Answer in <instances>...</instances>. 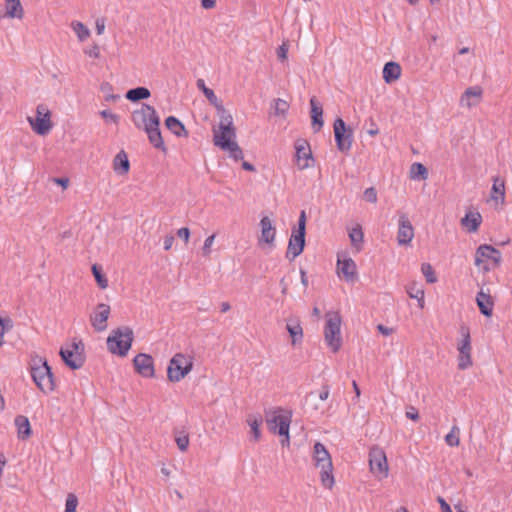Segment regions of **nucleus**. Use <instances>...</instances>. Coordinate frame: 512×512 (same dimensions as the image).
<instances>
[{
  "mask_svg": "<svg viewBox=\"0 0 512 512\" xmlns=\"http://www.w3.org/2000/svg\"><path fill=\"white\" fill-rule=\"evenodd\" d=\"M333 127L337 149L341 152H348L353 142L352 130L346 126V123L341 118L335 120Z\"/></svg>",
  "mask_w": 512,
  "mask_h": 512,
  "instance_id": "ddd939ff",
  "label": "nucleus"
},
{
  "mask_svg": "<svg viewBox=\"0 0 512 512\" xmlns=\"http://www.w3.org/2000/svg\"><path fill=\"white\" fill-rule=\"evenodd\" d=\"M370 122H371V127L370 129L367 130V133L370 135V136H376L378 133H379V128L378 126L374 123V121L372 119H370Z\"/></svg>",
  "mask_w": 512,
  "mask_h": 512,
  "instance_id": "e2e57ef3",
  "label": "nucleus"
},
{
  "mask_svg": "<svg viewBox=\"0 0 512 512\" xmlns=\"http://www.w3.org/2000/svg\"><path fill=\"white\" fill-rule=\"evenodd\" d=\"M491 197L496 202L504 203L505 201V183L499 177L493 180Z\"/></svg>",
  "mask_w": 512,
  "mask_h": 512,
  "instance_id": "473e14b6",
  "label": "nucleus"
},
{
  "mask_svg": "<svg viewBox=\"0 0 512 512\" xmlns=\"http://www.w3.org/2000/svg\"><path fill=\"white\" fill-rule=\"evenodd\" d=\"M150 95L151 93L148 88L136 87L127 91L126 98L131 102H137L149 98Z\"/></svg>",
  "mask_w": 512,
  "mask_h": 512,
  "instance_id": "72a5a7b5",
  "label": "nucleus"
},
{
  "mask_svg": "<svg viewBox=\"0 0 512 512\" xmlns=\"http://www.w3.org/2000/svg\"><path fill=\"white\" fill-rule=\"evenodd\" d=\"M176 444L181 451H186L189 445V437L187 434H180L176 437Z\"/></svg>",
  "mask_w": 512,
  "mask_h": 512,
  "instance_id": "de8ad7c7",
  "label": "nucleus"
},
{
  "mask_svg": "<svg viewBox=\"0 0 512 512\" xmlns=\"http://www.w3.org/2000/svg\"><path fill=\"white\" fill-rule=\"evenodd\" d=\"M242 168L246 171H255V167L251 163L246 161L242 163Z\"/></svg>",
  "mask_w": 512,
  "mask_h": 512,
  "instance_id": "774afa93",
  "label": "nucleus"
},
{
  "mask_svg": "<svg viewBox=\"0 0 512 512\" xmlns=\"http://www.w3.org/2000/svg\"><path fill=\"white\" fill-rule=\"evenodd\" d=\"M223 150L227 151L229 153V157L235 161L241 160L244 157L243 151L237 142L232 143L229 148H224Z\"/></svg>",
  "mask_w": 512,
  "mask_h": 512,
  "instance_id": "37998d69",
  "label": "nucleus"
},
{
  "mask_svg": "<svg viewBox=\"0 0 512 512\" xmlns=\"http://www.w3.org/2000/svg\"><path fill=\"white\" fill-rule=\"evenodd\" d=\"M77 505V496L73 493H69L66 498L65 512H76Z\"/></svg>",
  "mask_w": 512,
  "mask_h": 512,
  "instance_id": "49530a36",
  "label": "nucleus"
},
{
  "mask_svg": "<svg viewBox=\"0 0 512 512\" xmlns=\"http://www.w3.org/2000/svg\"><path fill=\"white\" fill-rule=\"evenodd\" d=\"M54 181L57 184L61 185L63 188H66L67 185H68V179L67 178H56V179H54Z\"/></svg>",
  "mask_w": 512,
  "mask_h": 512,
  "instance_id": "338daca9",
  "label": "nucleus"
},
{
  "mask_svg": "<svg viewBox=\"0 0 512 512\" xmlns=\"http://www.w3.org/2000/svg\"><path fill=\"white\" fill-rule=\"evenodd\" d=\"M133 342V330L123 326L112 330L107 338V347L112 354L126 356Z\"/></svg>",
  "mask_w": 512,
  "mask_h": 512,
  "instance_id": "20e7f679",
  "label": "nucleus"
},
{
  "mask_svg": "<svg viewBox=\"0 0 512 512\" xmlns=\"http://www.w3.org/2000/svg\"><path fill=\"white\" fill-rule=\"evenodd\" d=\"M407 294L410 298L416 299L418 302V307L420 309L424 308L425 300H424V290L420 287H417L416 284H411L407 287Z\"/></svg>",
  "mask_w": 512,
  "mask_h": 512,
  "instance_id": "4c0bfd02",
  "label": "nucleus"
},
{
  "mask_svg": "<svg viewBox=\"0 0 512 512\" xmlns=\"http://www.w3.org/2000/svg\"><path fill=\"white\" fill-rule=\"evenodd\" d=\"M310 107L312 128L314 132H319L324 124L322 105L318 102V100L315 97H312L310 99Z\"/></svg>",
  "mask_w": 512,
  "mask_h": 512,
  "instance_id": "b1692460",
  "label": "nucleus"
},
{
  "mask_svg": "<svg viewBox=\"0 0 512 512\" xmlns=\"http://www.w3.org/2000/svg\"><path fill=\"white\" fill-rule=\"evenodd\" d=\"M165 125L177 137L187 136L188 132L183 123L174 116H169L165 119Z\"/></svg>",
  "mask_w": 512,
  "mask_h": 512,
  "instance_id": "7c9ffc66",
  "label": "nucleus"
},
{
  "mask_svg": "<svg viewBox=\"0 0 512 512\" xmlns=\"http://www.w3.org/2000/svg\"><path fill=\"white\" fill-rule=\"evenodd\" d=\"M177 235L187 243L190 237V230L187 227L180 228L177 231Z\"/></svg>",
  "mask_w": 512,
  "mask_h": 512,
  "instance_id": "5fc2aeb1",
  "label": "nucleus"
},
{
  "mask_svg": "<svg viewBox=\"0 0 512 512\" xmlns=\"http://www.w3.org/2000/svg\"><path fill=\"white\" fill-rule=\"evenodd\" d=\"M483 89L480 86L468 87L460 97L459 105L467 109L476 107L482 100Z\"/></svg>",
  "mask_w": 512,
  "mask_h": 512,
  "instance_id": "6ab92c4d",
  "label": "nucleus"
},
{
  "mask_svg": "<svg viewBox=\"0 0 512 512\" xmlns=\"http://www.w3.org/2000/svg\"><path fill=\"white\" fill-rule=\"evenodd\" d=\"M312 459L314 465L320 468V480L325 488L332 489L335 480L333 476V464L331 455L321 442H316L313 446Z\"/></svg>",
  "mask_w": 512,
  "mask_h": 512,
  "instance_id": "f257e3e1",
  "label": "nucleus"
},
{
  "mask_svg": "<svg viewBox=\"0 0 512 512\" xmlns=\"http://www.w3.org/2000/svg\"><path fill=\"white\" fill-rule=\"evenodd\" d=\"M287 54H288V47L285 43H283L277 49V57L279 60L284 61L287 59Z\"/></svg>",
  "mask_w": 512,
  "mask_h": 512,
  "instance_id": "603ef678",
  "label": "nucleus"
},
{
  "mask_svg": "<svg viewBox=\"0 0 512 512\" xmlns=\"http://www.w3.org/2000/svg\"><path fill=\"white\" fill-rule=\"evenodd\" d=\"M272 107L274 109L275 115L285 116V114L287 113V111L289 109V104L287 103V101H285L281 98H277L273 101Z\"/></svg>",
  "mask_w": 512,
  "mask_h": 512,
  "instance_id": "79ce46f5",
  "label": "nucleus"
},
{
  "mask_svg": "<svg viewBox=\"0 0 512 512\" xmlns=\"http://www.w3.org/2000/svg\"><path fill=\"white\" fill-rule=\"evenodd\" d=\"M214 239H215V235L212 234L210 236H208L205 241H204V245L202 247V251H203V255L204 256H208L210 255V252H211V246L213 245V242H214Z\"/></svg>",
  "mask_w": 512,
  "mask_h": 512,
  "instance_id": "8fccbe9b",
  "label": "nucleus"
},
{
  "mask_svg": "<svg viewBox=\"0 0 512 512\" xmlns=\"http://www.w3.org/2000/svg\"><path fill=\"white\" fill-rule=\"evenodd\" d=\"M462 225L467 227L469 232H476L482 222V216L480 213H467L461 220Z\"/></svg>",
  "mask_w": 512,
  "mask_h": 512,
  "instance_id": "2f4dec72",
  "label": "nucleus"
},
{
  "mask_svg": "<svg viewBox=\"0 0 512 512\" xmlns=\"http://www.w3.org/2000/svg\"><path fill=\"white\" fill-rule=\"evenodd\" d=\"M147 135L150 143L157 149H160L162 151H165V145L164 141L159 129V125H153L147 129L144 130Z\"/></svg>",
  "mask_w": 512,
  "mask_h": 512,
  "instance_id": "c756f323",
  "label": "nucleus"
},
{
  "mask_svg": "<svg viewBox=\"0 0 512 512\" xmlns=\"http://www.w3.org/2000/svg\"><path fill=\"white\" fill-rule=\"evenodd\" d=\"M174 243V237L172 235H167L165 238H164V250L165 251H168L171 249L172 245Z\"/></svg>",
  "mask_w": 512,
  "mask_h": 512,
  "instance_id": "bf43d9fd",
  "label": "nucleus"
},
{
  "mask_svg": "<svg viewBox=\"0 0 512 512\" xmlns=\"http://www.w3.org/2000/svg\"><path fill=\"white\" fill-rule=\"evenodd\" d=\"M296 164L300 170L310 167V160H313L310 147L306 141H298L295 145Z\"/></svg>",
  "mask_w": 512,
  "mask_h": 512,
  "instance_id": "4be33fe9",
  "label": "nucleus"
},
{
  "mask_svg": "<svg viewBox=\"0 0 512 512\" xmlns=\"http://www.w3.org/2000/svg\"><path fill=\"white\" fill-rule=\"evenodd\" d=\"M101 116L105 119V120H109V121H112L114 123H117L118 120H119V116L112 113L110 110H103L100 112Z\"/></svg>",
  "mask_w": 512,
  "mask_h": 512,
  "instance_id": "3c124183",
  "label": "nucleus"
},
{
  "mask_svg": "<svg viewBox=\"0 0 512 512\" xmlns=\"http://www.w3.org/2000/svg\"><path fill=\"white\" fill-rule=\"evenodd\" d=\"M501 252L491 245H480L475 252V265L485 271L498 267L501 263Z\"/></svg>",
  "mask_w": 512,
  "mask_h": 512,
  "instance_id": "0eeeda50",
  "label": "nucleus"
},
{
  "mask_svg": "<svg viewBox=\"0 0 512 512\" xmlns=\"http://www.w3.org/2000/svg\"><path fill=\"white\" fill-rule=\"evenodd\" d=\"M32 130L41 136H44L52 129L51 112L46 104H38L36 107V116L27 118Z\"/></svg>",
  "mask_w": 512,
  "mask_h": 512,
  "instance_id": "6e6552de",
  "label": "nucleus"
},
{
  "mask_svg": "<svg viewBox=\"0 0 512 512\" xmlns=\"http://www.w3.org/2000/svg\"><path fill=\"white\" fill-rule=\"evenodd\" d=\"M340 326L341 319L337 314L330 316L326 321L324 329L325 341L333 352H337L341 347Z\"/></svg>",
  "mask_w": 512,
  "mask_h": 512,
  "instance_id": "9d476101",
  "label": "nucleus"
},
{
  "mask_svg": "<svg viewBox=\"0 0 512 512\" xmlns=\"http://www.w3.org/2000/svg\"><path fill=\"white\" fill-rule=\"evenodd\" d=\"M459 434H460V429L458 426L454 425L450 432L445 436V442L447 445L451 446V447H456L459 445L460 443V438H459Z\"/></svg>",
  "mask_w": 512,
  "mask_h": 512,
  "instance_id": "ea45409f",
  "label": "nucleus"
},
{
  "mask_svg": "<svg viewBox=\"0 0 512 512\" xmlns=\"http://www.w3.org/2000/svg\"><path fill=\"white\" fill-rule=\"evenodd\" d=\"M286 329L291 337L292 345H297L303 340V329L297 318H289L286 323Z\"/></svg>",
  "mask_w": 512,
  "mask_h": 512,
  "instance_id": "393cba45",
  "label": "nucleus"
},
{
  "mask_svg": "<svg viewBox=\"0 0 512 512\" xmlns=\"http://www.w3.org/2000/svg\"><path fill=\"white\" fill-rule=\"evenodd\" d=\"M476 303L481 312L486 317H490L493 313L494 300L491 297L489 290L485 292L481 289L476 295Z\"/></svg>",
  "mask_w": 512,
  "mask_h": 512,
  "instance_id": "5701e85b",
  "label": "nucleus"
},
{
  "mask_svg": "<svg viewBox=\"0 0 512 512\" xmlns=\"http://www.w3.org/2000/svg\"><path fill=\"white\" fill-rule=\"evenodd\" d=\"M337 273L342 274L343 278L347 282H355L357 280V266L353 259H338L337 262Z\"/></svg>",
  "mask_w": 512,
  "mask_h": 512,
  "instance_id": "412c9836",
  "label": "nucleus"
},
{
  "mask_svg": "<svg viewBox=\"0 0 512 512\" xmlns=\"http://www.w3.org/2000/svg\"><path fill=\"white\" fill-rule=\"evenodd\" d=\"M113 169L118 175H126L130 170V162L124 150L119 151L113 160Z\"/></svg>",
  "mask_w": 512,
  "mask_h": 512,
  "instance_id": "bb28decb",
  "label": "nucleus"
},
{
  "mask_svg": "<svg viewBox=\"0 0 512 512\" xmlns=\"http://www.w3.org/2000/svg\"><path fill=\"white\" fill-rule=\"evenodd\" d=\"M438 501L440 503V507H441L442 512H452L449 504L443 498L439 497Z\"/></svg>",
  "mask_w": 512,
  "mask_h": 512,
  "instance_id": "0e129e2a",
  "label": "nucleus"
},
{
  "mask_svg": "<svg viewBox=\"0 0 512 512\" xmlns=\"http://www.w3.org/2000/svg\"><path fill=\"white\" fill-rule=\"evenodd\" d=\"M411 178L425 180L428 177V171L422 163H413L411 165Z\"/></svg>",
  "mask_w": 512,
  "mask_h": 512,
  "instance_id": "58836bf2",
  "label": "nucleus"
},
{
  "mask_svg": "<svg viewBox=\"0 0 512 512\" xmlns=\"http://www.w3.org/2000/svg\"><path fill=\"white\" fill-rule=\"evenodd\" d=\"M105 29V21L104 19H98L96 21V32L98 35H101Z\"/></svg>",
  "mask_w": 512,
  "mask_h": 512,
  "instance_id": "680f3d73",
  "label": "nucleus"
},
{
  "mask_svg": "<svg viewBox=\"0 0 512 512\" xmlns=\"http://www.w3.org/2000/svg\"><path fill=\"white\" fill-rule=\"evenodd\" d=\"M298 231L306 232V214L305 211H301L299 219H298Z\"/></svg>",
  "mask_w": 512,
  "mask_h": 512,
  "instance_id": "864d4df0",
  "label": "nucleus"
},
{
  "mask_svg": "<svg viewBox=\"0 0 512 512\" xmlns=\"http://www.w3.org/2000/svg\"><path fill=\"white\" fill-rule=\"evenodd\" d=\"M85 54L89 57L98 58L100 56V49L97 45H94L90 49H86Z\"/></svg>",
  "mask_w": 512,
  "mask_h": 512,
  "instance_id": "4d7b16f0",
  "label": "nucleus"
},
{
  "mask_svg": "<svg viewBox=\"0 0 512 512\" xmlns=\"http://www.w3.org/2000/svg\"><path fill=\"white\" fill-rule=\"evenodd\" d=\"M305 246V232H301L298 230H293L289 239L286 258L289 261H293L296 257H298L304 249Z\"/></svg>",
  "mask_w": 512,
  "mask_h": 512,
  "instance_id": "dca6fc26",
  "label": "nucleus"
},
{
  "mask_svg": "<svg viewBox=\"0 0 512 512\" xmlns=\"http://www.w3.org/2000/svg\"><path fill=\"white\" fill-rule=\"evenodd\" d=\"M72 26L80 41L85 40L90 35L89 29L83 23L75 22Z\"/></svg>",
  "mask_w": 512,
  "mask_h": 512,
  "instance_id": "a18cd8bd",
  "label": "nucleus"
},
{
  "mask_svg": "<svg viewBox=\"0 0 512 512\" xmlns=\"http://www.w3.org/2000/svg\"><path fill=\"white\" fill-rule=\"evenodd\" d=\"M406 417L413 420V421H416L419 419V413H418V410L414 407H410L407 411H406Z\"/></svg>",
  "mask_w": 512,
  "mask_h": 512,
  "instance_id": "6e6d98bb",
  "label": "nucleus"
},
{
  "mask_svg": "<svg viewBox=\"0 0 512 512\" xmlns=\"http://www.w3.org/2000/svg\"><path fill=\"white\" fill-rule=\"evenodd\" d=\"M201 5L204 9H211L215 7L216 0H201Z\"/></svg>",
  "mask_w": 512,
  "mask_h": 512,
  "instance_id": "69168bd1",
  "label": "nucleus"
},
{
  "mask_svg": "<svg viewBox=\"0 0 512 512\" xmlns=\"http://www.w3.org/2000/svg\"><path fill=\"white\" fill-rule=\"evenodd\" d=\"M218 115L220 122L218 130H213V142L215 146L223 150L224 148H229L232 143L236 142V131L233 125V118L228 111H224V113H219Z\"/></svg>",
  "mask_w": 512,
  "mask_h": 512,
  "instance_id": "7ed1b4c3",
  "label": "nucleus"
},
{
  "mask_svg": "<svg viewBox=\"0 0 512 512\" xmlns=\"http://www.w3.org/2000/svg\"><path fill=\"white\" fill-rule=\"evenodd\" d=\"M5 6L8 17L18 19L23 17V8L19 0H6Z\"/></svg>",
  "mask_w": 512,
  "mask_h": 512,
  "instance_id": "f704fd0d",
  "label": "nucleus"
},
{
  "mask_svg": "<svg viewBox=\"0 0 512 512\" xmlns=\"http://www.w3.org/2000/svg\"><path fill=\"white\" fill-rule=\"evenodd\" d=\"M369 465L371 472L384 478L388 475V463L385 452L378 447H374L369 452Z\"/></svg>",
  "mask_w": 512,
  "mask_h": 512,
  "instance_id": "4468645a",
  "label": "nucleus"
},
{
  "mask_svg": "<svg viewBox=\"0 0 512 512\" xmlns=\"http://www.w3.org/2000/svg\"><path fill=\"white\" fill-rule=\"evenodd\" d=\"M193 368V359L191 356L176 353L170 360L167 368V377L171 382H179Z\"/></svg>",
  "mask_w": 512,
  "mask_h": 512,
  "instance_id": "39448f33",
  "label": "nucleus"
},
{
  "mask_svg": "<svg viewBox=\"0 0 512 512\" xmlns=\"http://www.w3.org/2000/svg\"><path fill=\"white\" fill-rule=\"evenodd\" d=\"M196 85L198 89L203 92L208 101L216 107L218 114L227 111L215 95L214 91L205 85V81L203 79H198Z\"/></svg>",
  "mask_w": 512,
  "mask_h": 512,
  "instance_id": "a878e982",
  "label": "nucleus"
},
{
  "mask_svg": "<svg viewBox=\"0 0 512 512\" xmlns=\"http://www.w3.org/2000/svg\"><path fill=\"white\" fill-rule=\"evenodd\" d=\"M133 364L137 373H139L142 377H154V360L151 355L139 353L134 357Z\"/></svg>",
  "mask_w": 512,
  "mask_h": 512,
  "instance_id": "2eb2a0df",
  "label": "nucleus"
},
{
  "mask_svg": "<svg viewBox=\"0 0 512 512\" xmlns=\"http://www.w3.org/2000/svg\"><path fill=\"white\" fill-rule=\"evenodd\" d=\"M383 79L386 83H391L401 76V66L396 62H388L383 68Z\"/></svg>",
  "mask_w": 512,
  "mask_h": 512,
  "instance_id": "c85d7f7f",
  "label": "nucleus"
},
{
  "mask_svg": "<svg viewBox=\"0 0 512 512\" xmlns=\"http://www.w3.org/2000/svg\"><path fill=\"white\" fill-rule=\"evenodd\" d=\"M421 272L422 274L424 275V277L426 278V281L428 283H435L437 281V278H436V275H435V272H434V269L433 267L431 266V264L429 263H423L421 265Z\"/></svg>",
  "mask_w": 512,
  "mask_h": 512,
  "instance_id": "c03bdc74",
  "label": "nucleus"
},
{
  "mask_svg": "<svg viewBox=\"0 0 512 512\" xmlns=\"http://www.w3.org/2000/svg\"><path fill=\"white\" fill-rule=\"evenodd\" d=\"M398 226L397 241L399 245L409 244L414 237V228L406 214H400Z\"/></svg>",
  "mask_w": 512,
  "mask_h": 512,
  "instance_id": "f3484780",
  "label": "nucleus"
},
{
  "mask_svg": "<svg viewBox=\"0 0 512 512\" xmlns=\"http://www.w3.org/2000/svg\"><path fill=\"white\" fill-rule=\"evenodd\" d=\"M364 198L370 203L377 202V191L374 187H369L364 191Z\"/></svg>",
  "mask_w": 512,
  "mask_h": 512,
  "instance_id": "09e8293b",
  "label": "nucleus"
},
{
  "mask_svg": "<svg viewBox=\"0 0 512 512\" xmlns=\"http://www.w3.org/2000/svg\"><path fill=\"white\" fill-rule=\"evenodd\" d=\"M132 121L139 129H147L153 125H160V118L154 107L142 104L140 109L133 111Z\"/></svg>",
  "mask_w": 512,
  "mask_h": 512,
  "instance_id": "1a4fd4ad",
  "label": "nucleus"
},
{
  "mask_svg": "<svg viewBox=\"0 0 512 512\" xmlns=\"http://www.w3.org/2000/svg\"><path fill=\"white\" fill-rule=\"evenodd\" d=\"M329 395H330V389L327 385H324L322 387L321 392L319 393V399L321 401H326L328 399Z\"/></svg>",
  "mask_w": 512,
  "mask_h": 512,
  "instance_id": "13d9d810",
  "label": "nucleus"
},
{
  "mask_svg": "<svg viewBox=\"0 0 512 512\" xmlns=\"http://www.w3.org/2000/svg\"><path fill=\"white\" fill-rule=\"evenodd\" d=\"M14 424L17 428V434L19 439L26 440L31 436V426L29 419L26 416L17 415L14 419Z\"/></svg>",
  "mask_w": 512,
  "mask_h": 512,
  "instance_id": "cd10ccee",
  "label": "nucleus"
},
{
  "mask_svg": "<svg viewBox=\"0 0 512 512\" xmlns=\"http://www.w3.org/2000/svg\"><path fill=\"white\" fill-rule=\"evenodd\" d=\"M262 422L263 419L260 414L250 415L247 419V423L251 428V433L255 441H258L261 437L260 425Z\"/></svg>",
  "mask_w": 512,
  "mask_h": 512,
  "instance_id": "e433bc0d",
  "label": "nucleus"
},
{
  "mask_svg": "<svg viewBox=\"0 0 512 512\" xmlns=\"http://www.w3.org/2000/svg\"><path fill=\"white\" fill-rule=\"evenodd\" d=\"M266 421L268 428L271 432L285 437L284 439L281 440L282 446H289V428L291 422V415H273L272 417H268Z\"/></svg>",
  "mask_w": 512,
  "mask_h": 512,
  "instance_id": "9b49d317",
  "label": "nucleus"
},
{
  "mask_svg": "<svg viewBox=\"0 0 512 512\" xmlns=\"http://www.w3.org/2000/svg\"><path fill=\"white\" fill-rule=\"evenodd\" d=\"M261 235L258 239L259 244L265 243L270 246L274 245L276 237V228L272 220L268 216H264L260 220Z\"/></svg>",
  "mask_w": 512,
  "mask_h": 512,
  "instance_id": "aec40b11",
  "label": "nucleus"
},
{
  "mask_svg": "<svg viewBox=\"0 0 512 512\" xmlns=\"http://www.w3.org/2000/svg\"><path fill=\"white\" fill-rule=\"evenodd\" d=\"M92 273L95 277V280H96L98 286L101 289H105L108 287V280L105 277V275L102 273V268L100 266H98L97 264H94L92 266Z\"/></svg>",
  "mask_w": 512,
  "mask_h": 512,
  "instance_id": "a19ab883",
  "label": "nucleus"
},
{
  "mask_svg": "<svg viewBox=\"0 0 512 512\" xmlns=\"http://www.w3.org/2000/svg\"><path fill=\"white\" fill-rule=\"evenodd\" d=\"M348 235L352 246L356 248L357 251H360L362 249V243L364 238L362 227L360 225H356L349 231Z\"/></svg>",
  "mask_w": 512,
  "mask_h": 512,
  "instance_id": "c9c22d12",
  "label": "nucleus"
},
{
  "mask_svg": "<svg viewBox=\"0 0 512 512\" xmlns=\"http://www.w3.org/2000/svg\"><path fill=\"white\" fill-rule=\"evenodd\" d=\"M377 330L384 336H388L390 335L392 332H393V329L392 328H389L387 326H384L382 324H379L377 326Z\"/></svg>",
  "mask_w": 512,
  "mask_h": 512,
  "instance_id": "052dcab7",
  "label": "nucleus"
},
{
  "mask_svg": "<svg viewBox=\"0 0 512 512\" xmlns=\"http://www.w3.org/2000/svg\"><path fill=\"white\" fill-rule=\"evenodd\" d=\"M110 315V306L104 303L97 305V310L91 314L90 321L93 328L102 332L107 328V320Z\"/></svg>",
  "mask_w": 512,
  "mask_h": 512,
  "instance_id": "a211bd4d",
  "label": "nucleus"
},
{
  "mask_svg": "<svg viewBox=\"0 0 512 512\" xmlns=\"http://www.w3.org/2000/svg\"><path fill=\"white\" fill-rule=\"evenodd\" d=\"M63 362L72 370L80 369L85 363L84 344L74 341L59 352Z\"/></svg>",
  "mask_w": 512,
  "mask_h": 512,
  "instance_id": "423d86ee",
  "label": "nucleus"
},
{
  "mask_svg": "<svg viewBox=\"0 0 512 512\" xmlns=\"http://www.w3.org/2000/svg\"><path fill=\"white\" fill-rule=\"evenodd\" d=\"M460 333L462 336L461 341L458 343V369L466 370L472 365L471 358V337L468 327L461 326Z\"/></svg>",
  "mask_w": 512,
  "mask_h": 512,
  "instance_id": "f8f14e48",
  "label": "nucleus"
},
{
  "mask_svg": "<svg viewBox=\"0 0 512 512\" xmlns=\"http://www.w3.org/2000/svg\"><path fill=\"white\" fill-rule=\"evenodd\" d=\"M32 361L30 372L34 383L44 394L51 393L55 390V382L50 366L42 358H35Z\"/></svg>",
  "mask_w": 512,
  "mask_h": 512,
  "instance_id": "f03ea898",
  "label": "nucleus"
}]
</instances>
